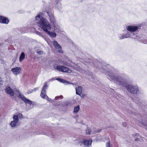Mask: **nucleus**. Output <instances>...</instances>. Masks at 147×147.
Wrapping results in <instances>:
<instances>
[{
  "instance_id": "nucleus-41",
  "label": "nucleus",
  "mask_w": 147,
  "mask_h": 147,
  "mask_svg": "<svg viewBox=\"0 0 147 147\" xmlns=\"http://www.w3.org/2000/svg\"><path fill=\"white\" fill-rule=\"evenodd\" d=\"M109 127L114 128V127H113L112 125H110L109 126H106V127H105V129H108Z\"/></svg>"
},
{
  "instance_id": "nucleus-34",
  "label": "nucleus",
  "mask_w": 147,
  "mask_h": 147,
  "mask_svg": "<svg viewBox=\"0 0 147 147\" xmlns=\"http://www.w3.org/2000/svg\"><path fill=\"white\" fill-rule=\"evenodd\" d=\"M43 51H37L36 52V53L38 55H42L43 54Z\"/></svg>"
},
{
  "instance_id": "nucleus-15",
  "label": "nucleus",
  "mask_w": 147,
  "mask_h": 147,
  "mask_svg": "<svg viewBox=\"0 0 147 147\" xmlns=\"http://www.w3.org/2000/svg\"><path fill=\"white\" fill-rule=\"evenodd\" d=\"M11 71L13 72L14 74L17 75L20 73L21 69L19 67H17L12 68Z\"/></svg>"
},
{
  "instance_id": "nucleus-26",
  "label": "nucleus",
  "mask_w": 147,
  "mask_h": 147,
  "mask_svg": "<svg viewBox=\"0 0 147 147\" xmlns=\"http://www.w3.org/2000/svg\"><path fill=\"white\" fill-rule=\"evenodd\" d=\"M17 123V122L13 121L11 122L10 125L12 127H14L16 126Z\"/></svg>"
},
{
  "instance_id": "nucleus-4",
  "label": "nucleus",
  "mask_w": 147,
  "mask_h": 147,
  "mask_svg": "<svg viewBox=\"0 0 147 147\" xmlns=\"http://www.w3.org/2000/svg\"><path fill=\"white\" fill-rule=\"evenodd\" d=\"M137 36L134 33L127 32L125 34H121L118 35V37L120 40L123 39L125 38L131 37L132 38H135Z\"/></svg>"
},
{
  "instance_id": "nucleus-13",
  "label": "nucleus",
  "mask_w": 147,
  "mask_h": 147,
  "mask_svg": "<svg viewBox=\"0 0 147 147\" xmlns=\"http://www.w3.org/2000/svg\"><path fill=\"white\" fill-rule=\"evenodd\" d=\"M54 68L55 69H57L58 71L63 72H66L67 71L66 69H68V68L67 67L59 65L54 67Z\"/></svg>"
},
{
  "instance_id": "nucleus-36",
  "label": "nucleus",
  "mask_w": 147,
  "mask_h": 147,
  "mask_svg": "<svg viewBox=\"0 0 147 147\" xmlns=\"http://www.w3.org/2000/svg\"><path fill=\"white\" fill-rule=\"evenodd\" d=\"M46 96V99L47 100L49 101H50V100L51 101H54V100H51V98H49L47 95Z\"/></svg>"
},
{
  "instance_id": "nucleus-14",
  "label": "nucleus",
  "mask_w": 147,
  "mask_h": 147,
  "mask_svg": "<svg viewBox=\"0 0 147 147\" xmlns=\"http://www.w3.org/2000/svg\"><path fill=\"white\" fill-rule=\"evenodd\" d=\"M56 80L64 84L65 85H67L68 84H71L73 85H75V84H74V83L70 82L69 81L66 80L65 79L62 78H57L56 79Z\"/></svg>"
},
{
  "instance_id": "nucleus-42",
  "label": "nucleus",
  "mask_w": 147,
  "mask_h": 147,
  "mask_svg": "<svg viewBox=\"0 0 147 147\" xmlns=\"http://www.w3.org/2000/svg\"><path fill=\"white\" fill-rule=\"evenodd\" d=\"M23 96H25L24 95H22L21 94H19V96H18V97H19V98H21V100H22V98L23 97Z\"/></svg>"
},
{
  "instance_id": "nucleus-50",
  "label": "nucleus",
  "mask_w": 147,
  "mask_h": 147,
  "mask_svg": "<svg viewBox=\"0 0 147 147\" xmlns=\"http://www.w3.org/2000/svg\"><path fill=\"white\" fill-rule=\"evenodd\" d=\"M146 42L147 43V39L146 40Z\"/></svg>"
},
{
  "instance_id": "nucleus-39",
  "label": "nucleus",
  "mask_w": 147,
  "mask_h": 147,
  "mask_svg": "<svg viewBox=\"0 0 147 147\" xmlns=\"http://www.w3.org/2000/svg\"><path fill=\"white\" fill-rule=\"evenodd\" d=\"M122 125L124 127H126L127 126V124L125 122H123L122 123Z\"/></svg>"
},
{
  "instance_id": "nucleus-28",
  "label": "nucleus",
  "mask_w": 147,
  "mask_h": 147,
  "mask_svg": "<svg viewBox=\"0 0 147 147\" xmlns=\"http://www.w3.org/2000/svg\"><path fill=\"white\" fill-rule=\"evenodd\" d=\"M13 121L18 122L19 120V118L17 115H14L13 117Z\"/></svg>"
},
{
  "instance_id": "nucleus-49",
  "label": "nucleus",
  "mask_w": 147,
  "mask_h": 147,
  "mask_svg": "<svg viewBox=\"0 0 147 147\" xmlns=\"http://www.w3.org/2000/svg\"><path fill=\"white\" fill-rule=\"evenodd\" d=\"M67 63V62H65V63H64V64L66 65V64Z\"/></svg>"
},
{
  "instance_id": "nucleus-3",
  "label": "nucleus",
  "mask_w": 147,
  "mask_h": 147,
  "mask_svg": "<svg viewBox=\"0 0 147 147\" xmlns=\"http://www.w3.org/2000/svg\"><path fill=\"white\" fill-rule=\"evenodd\" d=\"M139 30L141 32V37L143 38H147V23L143 22L139 25Z\"/></svg>"
},
{
  "instance_id": "nucleus-22",
  "label": "nucleus",
  "mask_w": 147,
  "mask_h": 147,
  "mask_svg": "<svg viewBox=\"0 0 147 147\" xmlns=\"http://www.w3.org/2000/svg\"><path fill=\"white\" fill-rule=\"evenodd\" d=\"M25 54L24 52H22L20 56L19 61L21 62L25 58Z\"/></svg>"
},
{
  "instance_id": "nucleus-6",
  "label": "nucleus",
  "mask_w": 147,
  "mask_h": 147,
  "mask_svg": "<svg viewBox=\"0 0 147 147\" xmlns=\"http://www.w3.org/2000/svg\"><path fill=\"white\" fill-rule=\"evenodd\" d=\"M126 29L128 31H129V32L134 33L135 35H136L137 36H138V35H137V33L135 34V32H134L137 30H138V32H140L139 25L138 26H128L126 27Z\"/></svg>"
},
{
  "instance_id": "nucleus-19",
  "label": "nucleus",
  "mask_w": 147,
  "mask_h": 147,
  "mask_svg": "<svg viewBox=\"0 0 147 147\" xmlns=\"http://www.w3.org/2000/svg\"><path fill=\"white\" fill-rule=\"evenodd\" d=\"M75 89L76 94L80 96L82 92V90L81 87H76V88Z\"/></svg>"
},
{
  "instance_id": "nucleus-37",
  "label": "nucleus",
  "mask_w": 147,
  "mask_h": 147,
  "mask_svg": "<svg viewBox=\"0 0 147 147\" xmlns=\"http://www.w3.org/2000/svg\"><path fill=\"white\" fill-rule=\"evenodd\" d=\"M70 104V102H67L66 103L64 104V105L66 106V107L68 106Z\"/></svg>"
},
{
  "instance_id": "nucleus-21",
  "label": "nucleus",
  "mask_w": 147,
  "mask_h": 147,
  "mask_svg": "<svg viewBox=\"0 0 147 147\" xmlns=\"http://www.w3.org/2000/svg\"><path fill=\"white\" fill-rule=\"evenodd\" d=\"M73 68L77 71H82V69L80 68L79 64H74L73 65Z\"/></svg>"
},
{
  "instance_id": "nucleus-12",
  "label": "nucleus",
  "mask_w": 147,
  "mask_h": 147,
  "mask_svg": "<svg viewBox=\"0 0 147 147\" xmlns=\"http://www.w3.org/2000/svg\"><path fill=\"white\" fill-rule=\"evenodd\" d=\"M22 100L24 102L26 105H29L31 106L32 105H34L35 102L31 100H30L29 99L26 98L25 96H23L22 98Z\"/></svg>"
},
{
  "instance_id": "nucleus-30",
  "label": "nucleus",
  "mask_w": 147,
  "mask_h": 147,
  "mask_svg": "<svg viewBox=\"0 0 147 147\" xmlns=\"http://www.w3.org/2000/svg\"><path fill=\"white\" fill-rule=\"evenodd\" d=\"M127 112L128 113H131V114L134 115L136 116H137L138 115V114L137 113H136L135 112H134L131 110H128Z\"/></svg>"
},
{
  "instance_id": "nucleus-33",
  "label": "nucleus",
  "mask_w": 147,
  "mask_h": 147,
  "mask_svg": "<svg viewBox=\"0 0 147 147\" xmlns=\"http://www.w3.org/2000/svg\"><path fill=\"white\" fill-rule=\"evenodd\" d=\"M17 116H18V118L21 119L22 118H23V115H22V114L19 113L18 115Z\"/></svg>"
},
{
  "instance_id": "nucleus-2",
  "label": "nucleus",
  "mask_w": 147,
  "mask_h": 147,
  "mask_svg": "<svg viewBox=\"0 0 147 147\" xmlns=\"http://www.w3.org/2000/svg\"><path fill=\"white\" fill-rule=\"evenodd\" d=\"M42 13L40 12L35 17V22L45 32L47 29H51V24L47 20L41 15Z\"/></svg>"
},
{
  "instance_id": "nucleus-9",
  "label": "nucleus",
  "mask_w": 147,
  "mask_h": 147,
  "mask_svg": "<svg viewBox=\"0 0 147 147\" xmlns=\"http://www.w3.org/2000/svg\"><path fill=\"white\" fill-rule=\"evenodd\" d=\"M5 91L6 93L9 94L11 97L13 96L14 95V92L13 89L9 86H7L6 87Z\"/></svg>"
},
{
  "instance_id": "nucleus-43",
  "label": "nucleus",
  "mask_w": 147,
  "mask_h": 147,
  "mask_svg": "<svg viewBox=\"0 0 147 147\" xmlns=\"http://www.w3.org/2000/svg\"><path fill=\"white\" fill-rule=\"evenodd\" d=\"M106 147H110V143L109 142H107L106 143Z\"/></svg>"
},
{
  "instance_id": "nucleus-32",
  "label": "nucleus",
  "mask_w": 147,
  "mask_h": 147,
  "mask_svg": "<svg viewBox=\"0 0 147 147\" xmlns=\"http://www.w3.org/2000/svg\"><path fill=\"white\" fill-rule=\"evenodd\" d=\"M60 97V98L61 99H62L63 98V97L62 95H60L59 96H57L55 97V99L56 100H58Z\"/></svg>"
},
{
  "instance_id": "nucleus-45",
  "label": "nucleus",
  "mask_w": 147,
  "mask_h": 147,
  "mask_svg": "<svg viewBox=\"0 0 147 147\" xmlns=\"http://www.w3.org/2000/svg\"><path fill=\"white\" fill-rule=\"evenodd\" d=\"M0 59L1 61V63H4V61L3 60V58H0Z\"/></svg>"
},
{
  "instance_id": "nucleus-16",
  "label": "nucleus",
  "mask_w": 147,
  "mask_h": 147,
  "mask_svg": "<svg viewBox=\"0 0 147 147\" xmlns=\"http://www.w3.org/2000/svg\"><path fill=\"white\" fill-rule=\"evenodd\" d=\"M50 30L51 29H47L46 31H45V32L50 37L53 38L57 36L55 32L49 31V30Z\"/></svg>"
},
{
  "instance_id": "nucleus-10",
  "label": "nucleus",
  "mask_w": 147,
  "mask_h": 147,
  "mask_svg": "<svg viewBox=\"0 0 147 147\" xmlns=\"http://www.w3.org/2000/svg\"><path fill=\"white\" fill-rule=\"evenodd\" d=\"M9 22L8 18L2 16H0V23L7 24Z\"/></svg>"
},
{
  "instance_id": "nucleus-11",
  "label": "nucleus",
  "mask_w": 147,
  "mask_h": 147,
  "mask_svg": "<svg viewBox=\"0 0 147 147\" xmlns=\"http://www.w3.org/2000/svg\"><path fill=\"white\" fill-rule=\"evenodd\" d=\"M43 135H46L47 136H50L53 138H55L57 137V135L55 134L54 135L53 134L52 131L51 130V129L49 131L47 132H43Z\"/></svg>"
},
{
  "instance_id": "nucleus-25",
  "label": "nucleus",
  "mask_w": 147,
  "mask_h": 147,
  "mask_svg": "<svg viewBox=\"0 0 147 147\" xmlns=\"http://www.w3.org/2000/svg\"><path fill=\"white\" fill-rule=\"evenodd\" d=\"M80 109L79 105H78L74 107L73 112L75 113H77L78 112Z\"/></svg>"
},
{
  "instance_id": "nucleus-20",
  "label": "nucleus",
  "mask_w": 147,
  "mask_h": 147,
  "mask_svg": "<svg viewBox=\"0 0 147 147\" xmlns=\"http://www.w3.org/2000/svg\"><path fill=\"white\" fill-rule=\"evenodd\" d=\"M48 82H45L44 84V85L42 87V91H44V92H46V90L48 88L49 86V85L47 84Z\"/></svg>"
},
{
  "instance_id": "nucleus-47",
  "label": "nucleus",
  "mask_w": 147,
  "mask_h": 147,
  "mask_svg": "<svg viewBox=\"0 0 147 147\" xmlns=\"http://www.w3.org/2000/svg\"><path fill=\"white\" fill-rule=\"evenodd\" d=\"M78 117H79V116L78 115H76V116H75V118H78Z\"/></svg>"
},
{
  "instance_id": "nucleus-17",
  "label": "nucleus",
  "mask_w": 147,
  "mask_h": 147,
  "mask_svg": "<svg viewBox=\"0 0 147 147\" xmlns=\"http://www.w3.org/2000/svg\"><path fill=\"white\" fill-rule=\"evenodd\" d=\"M140 125L144 128L147 130V121L143 119L142 120V121L140 123Z\"/></svg>"
},
{
  "instance_id": "nucleus-40",
  "label": "nucleus",
  "mask_w": 147,
  "mask_h": 147,
  "mask_svg": "<svg viewBox=\"0 0 147 147\" xmlns=\"http://www.w3.org/2000/svg\"><path fill=\"white\" fill-rule=\"evenodd\" d=\"M24 28H25L23 27V28H22L20 29L21 32L23 33L24 32Z\"/></svg>"
},
{
  "instance_id": "nucleus-24",
  "label": "nucleus",
  "mask_w": 147,
  "mask_h": 147,
  "mask_svg": "<svg viewBox=\"0 0 147 147\" xmlns=\"http://www.w3.org/2000/svg\"><path fill=\"white\" fill-rule=\"evenodd\" d=\"M36 33L37 34L39 35L40 36H41L44 39H45L46 36L43 35L42 33L38 31H36Z\"/></svg>"
},
{
  "instance_id": "nucleus-44",
  "label": "nucleus",
  "mask_w": 147,
  "mask_h": 147,
  "mask_svg": "<svg viewBox=\"0 0 147 147\" xmlns=\"http://www.w3.org/2000/svg\"><path fill=\"white\" fill-rule=\"evenodd\" d=\"M38 88H34L33 90V92L34 91H36V90H38Z\"/></svg>"
},
{
  "instance_id": "nucleus-7",
  "label": "nucleus",
  "mask_w": 147,
  "mask_h": 147,
  "mask_svg": "<svg viewBox=\"0 0 147 147\" xmlns=\"http://www.w3.org/2000/svg\"><path fill=\"white\" fill-rule=\"evenodd\" d=\"M92 141V139H84L82 140L79 142L78 143L80 144V146H81L82 144L84 145L88 146L91 145Z\"/></svg>"
},
{
  "instance_id": "nucleus-46",
  "label": "nucleus",
  "mask_w": 147,
  "mask_h": 147,
  "mask_svg": "<svg viewBox=\"0 0 147 147\" xmlns=\"http://www.w3.org/2000/svg\"><path fill=\"white\" fill-rule=\"evenodd\" d=\"M24 12V11L23 10H20L19 11V13H23Z\"/></svg>"
},
{
  "instance_id": "nucleus-29",
  "label": "nucleus",
  "mask_w": 147,
  "mask_h": 147,
  "mask_svg": "<svg viewBox=\"0 0 147 147\" xmlns=\"http://www.w3.org/2000/svg\"><path fill=\"white\" fill-rule=\"evenodd\" d=\"M44 91H42V90H41L40 95L41 97L42 98H45V97L47 95L45 93H44Z\"/></svg>"
},
{
  "instance_id": "nucleus-23",
  "label": "nucleus",
  "mask_w": 147,
  "mask_h": 147,
  "mask_svg": "<svg viewBox=\"0 0 147 147\" xmlns=\"http://www.w3.org/2000/svg\"><path fill=\"white\" fill-rule=\"evenodd\" d=\"M133 135H134L135 141H140V136H139V135L138 134L136 133L135 134H133Z\"/></svg>"
},
{
  "instance_id": "nucleus-8",
  "label": "nucleus",
  "mask_w": 147,
  "mask_h": 147,
  "mask_svg": "<svg viewBox=\"0 0 147 147\" xmlns=\"http://www.w3.org/2000/svg\"><path fill=\"white\" fill-rule=\"evenodd\" d=\"M53 45L55 48L58 50L57 51L59 53H63V52L62 50V48L61 46L59 44L58 42L56 40L53 41Z\"/></svg>"
},
{
  "instance_id": "nucleus-38",
  "label": "nucleus",
  "mask_w": 147,
  "mask_h": 147,
  "mask_svg": "<svg viewBox=\"0 0 147 147\" xmlns=\"http://www.w3.org/2000/svg\"><path fill=\"white\" fill-rule=\"evenodd\" d=\"M66 71H67L66 72H67L69 73H71V70L68 68V69H66Z\"/></svg>"
},
{
  "instance_id": "nucleus-31",
  "label": "nucleus",
  "mask_w": 147,
  "mask_h": 147,
  "mask_svg": "<svg viewBox=\"0 0 147 147\" xmlns=\"http://www.w3.org/2000/svg\"><path fill=\"white\" fill-rule=\"evenodd\" d=\"M91 130L90 128L88 127L87 129L86 130V134L89 135L90 134V132Z\"/></svg>"
},
{
  "instance_id": "nucleus-35",
  "label": "nucleus",
  "mask_w": 147,
  "mask_h": 147,
  "mask_svg": "<svg viewBox=\"0 0 147 147\" xmlns=\"http://www.w3.org/2000/svg\"><path fill=\"white\" fill-rule=\"evenodd\" d=\"M33 92V90L32 89H30L27 92L28 94H31Z\"/></svg>"
},
{
  "instance_id": "nucleus-18",
  "label": "nucleus",
  "mask_w": 147,
  "mask_h": 147,
  "mask_svg": "<svg viewBox=\"0 0 147 147\" xmlns=\"http://www.w3.org/2000/svg\"><path fill=\"white\" fill-rule=\"evenodd\" d=\"M139 107H140L143 110L146 111L147 110V104L145 103V105L143 104L142 103H139Z\"/></svg>"
},
{
  "instance_id": "nucleus-48",
  "label": "nucleus",
  "mask_w": 147,
  "mask_h": 147,
  "mask_svg": "<svg viewBox=\"0 0 147 147\" xmlns=\"http://www.w3.org/2000/svg\"><path fill=\"white\" fill-rule=\"evenodd\" d=\"M101 129H98V131H97V132H100L101 131Z\"/></svg>"
},
{
  "instance_id": "nucleus-1",
  "label": "nucleus",
  "mask_w": 147,
  "mask_h": 147,
  "mask_svg": "<svg viewBox=\"0 0 147 147\" xmlns=\"http://www.w3.org/2000/svg\"><path fill=\"white\" fill-rule=\"evenodd\" d=\"M87 64H90L98 69L103 73L108 72V77L115 81L117 83L123 88H125L129 93L134 95H137L140 94V91L137 85L129 84L126 81L122 79L121 77L114 73L113 71H108L105 67L108 68L110 65L107 64L103 60L94 59L93 57L89 58L88 60L83 59Z\"/></svg>"
},
{
  "instance_id": "nucleus-27",
  "label": "nucleus",
  "mask_w": 147,
  "mask_h": 147,
  "mask_svg": "<svg viewBox=\"0 0 147 147\" xmlns=\"http://www.w3.org/2000/svg\"><path fill=\"white\" fill-rule=\"evenodd\" d=\"M136 103L138 104V105L139 106V103H141L139 102L140 98L138 97H136L135 98V100H133Z\"/></svg>"
},
{
  "instance_id": "nucleus-5",
  "label": "nucleus",
  "mask_w": 147,
  "mask_h": 147,
  "mask_svg": "<svg viewBox=\"0 0 147 147\" xmlns=\"http://www.w3.org/2000/svg\"><path fill=\"white\" fill-rule=\"evenodd\" d=\"M45 12L47 13L49 17L51 23L54 25L55 26V20L53 14L51 11L50 8V7L46 8Z\"/></svg>"
}]
</instances>
